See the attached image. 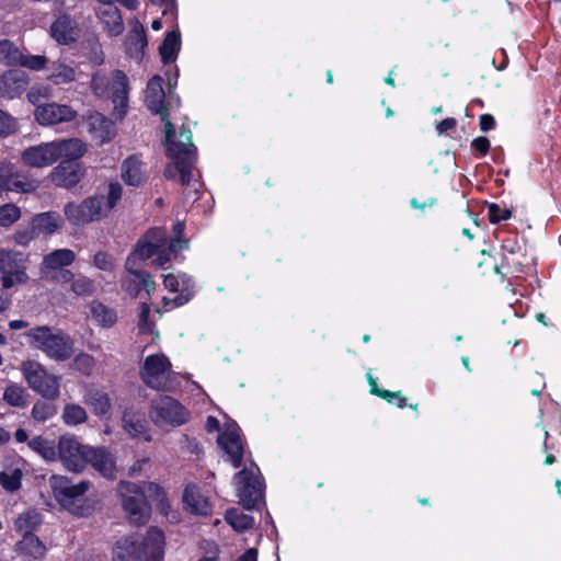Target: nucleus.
Listing matches in <instances>:
<instances>
[{"instance_id": "obj_3", "label": "nucleus", "mask_w": 561, "mask_h": 561, "mask_svg": "<svg viewBox=\"0 0 561 561\" xmlns=\"http://www.w3.org/2000/svg\"><path fill=\"white\" fill-rule=\"evenodd\" d=\"M87 151L85 144L79 138H60L22 150L21 162L32 169H44L59 160L76 161Z\"/></svg>"}, {"instance_id": "obj_62", "label": "nucleus", "mask_w": 561, "mask_h": 561, "mask_svg": "<svg viewBox=\"0 0 561 561\" xmlns=\"http://www.w3.org/2000/svg\"><path fill=\"white\" fill-rule=\"evenodd\" d=\"M206 427L209 432L218 430L219 428L218 420L214 416H208L206 420Z\"/></svg>"}, {"instance_id": "obj_60", "label": "nucleus", "mask_w": 561, "mask_h": 561, "mask_svg": "<svg viewBox=\"0 0 561 561\" xmlns=\"http://www.w3.org/2000/svg\"><path fill=\"white\" fill-rule=\"evenodd\" d=\"M102 4H114L115 2H119L124 7L129 10H134L137 8V0H98Z\"/></svg>"}, {"instance_id": "obj_22", "label": "nucleus", "mask_w": 561, "mask_h": 561, "mask_svg": "<svg viewBox=\"0 0 561 561\" xmlns=\"http://www.w3.org/2000/svg\"><path fill=\"white\" fill-rule=\"evenodd\" d=\"M87 465L106 479H114L116 467L113 455L104 447H92L88 449Z\"/></svg>"}, {"instance_id": "obj_55", "label": "nucleus", "mask_w": 561, "mask_h": 561, "mask_svg": "<svg viewBox=\"0 0 561 561\" xmlns=\"http://www.w3.org/2000/svg\"><path fill=\"white\" fill-rule=\"evenodd\" d=\"M104 53L100 46L99 43H93L92 44V47H91V56H90V61L93 62L94 65H102L104 62Z\"/></svg>"}, {"instance_id": "obj_5", "label": "nucleus", "mask_w": 561, "mask_h": 561, "mask_svg": "<svg viewBox=\"0 0 561 561\" xmlns=\"http://www.w3.org/2000/svg\"><path fill=\"white\" fill-rule=\"evenodd\" d=\"M118 492L122 497V505L130 523L142 525L150 517V506L147 497H154L161 501L162 489L153 482L144 483L139 486L133 482L122 481L118 484Z\"/></svg>"}, {"instance_id": "obj_50", "label": "nucleus", "mask_w": 561, "mask_h": 561, "mask_svg": "<svg viewBox=\"0 0 561 561\" xmlns=\"http://www.w3.org/2000/svg\"><path fill=\"white\" fill-rule=\"evenodd\" d=\"M488 215H489V219L492 224H497L502 220H506V219L511 218L512 213L506 207H501L497 204H490L488 206Z\"/></svg>"}, {"instance_id": "obj_16", "label": "nucleus", "mask_w": 561, "mask_h": 561, "mask_svg": "<svg viewBox=\"0 0 561 561\" xmlns=\"http://www.w3.org/2000/svg\"><path fill=\"white\" fill-rule=\"evenodd\" d=\"M163 285L174 295L172 298H163L167 308L180 307L186 304L192 298L195 288L193 279L184 273L163 275Z\"/></svg>"}, {"instance_id": "obj_45", "label": "nucleus", "mask_w": 561, "mask_h": 561, "mask_svg": "<svg viewBox=\"0 0 561 561\" xmlns=\"http://www.w3.org/2000/svg\"><path fill=\"white\" fill-rule=\"evenodd\" d=\"M57 412L56 405L51 402L37 401L32 409V416L39 422H45Z\"/></svg>"}, {"instance_id": "obj_63", "label": "nucleus", "mask_w": 561, "mask_h": 561, "mask_svg": "<svg viewBox=\"0 0 561 561\" xmlns=\"http://www.w3.org/2000/svg\"><path fill=\"white\" fill-rule=\"evenodd\" d=\"M136 41H137V44L142 48L145 45H146V37H145V33H144V30H139V31H136L133 35Z\"/></svg>"}, {"instance_id": "obj_43", "label": "nucleus", "mask_w": 561, "mask_h": 561, "mask_svg": "<svg viewBox=\"0 0 561 561\" xmlns=\"http://www.w3.org/2000/svg\"><path fill=\"white\" fill-rule=\"evenodd\" d=\"M95 365V358L88 353H79L71 364L75 370L84 376H90L93 373Z\"/></svg>"}, {"instance_id": "obj_30", "label": "nucleus", "mask_w": 561, "mask_h": 561, "mask_svg": "<svg viewBox=\"0 0 561 561\" xmlns=\"http://www.w3.org/2000/svg\"><path fill=\"white\" fill-rule=\"evenodd\" d=\"M183 502L186 507L194 514L207 515L210 512V505L198 486L195 484L187 485L183 493Z\"/></svg>"}, {"instance_id": "obj_6", "label": "nucleus", "mask_w": 561, "mask_h": 561, "mask_svg": "<svg viewBox=\"0 0 561 561\" xmlns=\"http://www.w3.org/2000/svg\"><path fill=\"white\" fill-rule=\"evenodd\" d=\"M90 87L96 96L113 102L117 118L122 119L125 116L128 107L129 80L124 71L98 70L92 75Z\"/></svg>"}, {"instance_id": "obj_51", "label": "nucleus", "mask_w": 561, "mask_h": 561, "mask_svg": "<svg viewBox=\"0 0 561 561\" xmlns=\"http://www.w3.org/2000/svg\"><path fill=\"white\" fill-rule=\"evenodd\" d=\"M93 265L101 271L111 272L115 267V261L108 253L98 252L93 256Z\"/></svg>"}, {"instance_id": "obj_20", "label": "nucleus", "mask_w": 561, "mask_h": 561, "mask_svg": "<svg viewBox=\"0 0 561 561\" xmlns=\"http://www.w3.org/2000/svg\"><path fill=\"white\" fill-rule=\"evenodd\" d=\"M77 112L67 104L46 103L37 105L34 111L35 121L42 126L68 123L76 118Z\"/></svg>"}, {"instance_id": "obj_18", "label": "nucleus", "mask_w": 561, "mask_h": 561, "mask_svg": "<svg viewBox=\"0 0 561 561\" xmlns=\"http://www.w3.org/2000/svg\"><path fill=\"white\" fill-rule=\"evenodd\" d=\"M26 461L16 454H9L2 461L0 485L8 492H15L22 485Z\"/></svg>"}, {"instance_id": "obj_48", "label": "nucleus", "mask_w": 561, "mask_h": 561, "mask_svg": "<svg viewBox=\"0 0 561 561\" xmlns=\"http://www.w3.org/2000/svg\"><path fill=\"white\" fill-rule=\"evenodd\" d=\"M18 130L16 119L0 110V137L9 136Z\"/></svg>"}, {"instance_id": "obj_47", "label": "nucleus", "mask_w": 561, "mask_h": 561, "mask_svg": "<svg viewBox=\"0 0 561 561\" xmlns=\"http://www.w3.org/2000/svg\"><path fill=\"white\" fill-rule=\"evenodd\" d=\"M123 188L118 183H111L108 185V194L104 197L105 214L116 206L122 197Z\"/></svg>"}, {"instance_id": "obj_11", "label": "nucleus", "mask_w": 561, "mask_h": 561, "mask_svg": "<svg viewBox=\"0 0 561 561\" xmlns=\"http://www.w3.org/2000/svg\"><path fill=\"white\" fill-rule=\"evenodd\" d=\"M149 417L160 427L180 426L187 421L188 413L178 400L162 396L152 400Z\"/></svg>"}, {"instance_id": "obj_1", "label": "nucleus", "mask_w": 561, "mask_h": 561, "mask_svg": "<svg viewBox=\"0 0 561 561\" xmlns=\"http://www.w3.org/2000/svg\"><path fill=\"white\" fill-rule=\"evenodd\" d=\"M162 83L163 80L159 76L149 80L146 89V104L151 112L159 114L164 122L167 152L172 160L164 170V176L168 180L179 179L184 186V193L190 197L196 196L202 185L193 173L196 149L192 142V134L183 125L179 135L174 136V127L169 119L168 108L164 106Z\"/></svg>"}, {"instance_id": "obj_64", "label": "nucleus", "mask_w": 561, "mask_h": 561, "mask_svg": "<svg viewBox=\"0 0 561 561\" xmlns=\"http://www.w3.org/2000/svg\"><path fill=\"white\" fill-rule=\"evenodd\" d=\"M14 438L18 443H24L27 442L28 435L23 428H19L14 434Z\"/></svg>"}, {"instance_id": "obj_56", "label": "nucleus", "mask_w": 561, "mask_h": 561, "mask_svg": "<svg viewBox=\"0 0 561 561\" xmlns=\"http://www.w3.org/2000/svg\"><path fill=\"white\" fill-rule=\"evenodd\" d=\"M149 313H150L149 306L146 304H142L140 316H139V328L142 331H148V332L151 331V324L148 321Z\"/></svg>"}, {"instance_id": "obj_59", "label": "nucleus", "mask_w": 561, "mask_h": 561, "mask_svg": "<svg viewBox=\"0 0 561 561\" xmlns=\"http://www.w3.org/2000/svg\"><path fill=\"white\" fill-rule=\"evenodd\" d=\"M479 125L481 130L489 131L495 126L494 117L490 114H482L479 118Z\"/></svg>"}, {"instance_id": "obj_35", "label": "nucleus", "mask_w": 561, "mask_h": 561, "mask_svg": "<svg viewBox=\"0 0 561 561\" xmlns=\"http://www.w3.org/2000/svg\"><path fill=\"white\" fill-rule=\"evenodd\" d=\"M89 309L92 321L102 328H111L117 321V314L115 310L108 308L102 302L92 301Z\"/></svg>"}, {"instance_id": "obj_31", "label": "nucleus", "mask_w": 561, "mask_h": 561, "mask_svg": "<svg viewBox=\"0 0 561 561\" xmlns=\"http://www.w3.org/2000/svg\"><path fill=\"white\" fill-rule=\"evenodd\" d=\"M62 219L55 211L42 213L33 217L31 226L36 233L51 234L61 227Z\"/></svg>"}, {"instance_id": "obj_24", "label": "nucleus", "mask_w": 561, "mask_h": 561, "mask_svg": "<svg viewBox=\"0 0 561 561\" xmlns=\"http://www.w3.org/2000/svg\"><path fill=\"white\" fill-rule=\"evenodd\" d=\"M50 35L59 44L66 45L79 38L80 30L71 16L64 14L51 24Z\"/></svg>"}, {"instance_id": "obj_52", "label": "nucleus", "mask_w": 561, "mask_h": 561, "mask_svg": "<svg viewBox=\"0 0 561 561\" xmlns=\"http://www.w3.org/2000/svg\"><path fill=\"white\" fill-rule=\"evenodd\" d=\"M35 234H36V231L33 230V227L31 226V229L16 231L13 236V239L16 244L26 247L35 238Z\"/></svg>"}, {"instance_id": "obj_42", "label": "nucleus", "mask_w": 561, "mask_h": 561, "mask_svg": "<svg viewBox=\"0 0 561 561\" xmlns=\"http://www.w3.org/2000/svg\"><path fill=\"white\" fill-rule=\"evenodd\" d=\"M70 291L76 296H91L95 291V283L85 275H78L70 285Z\"/></svg>"}, {"instance_id": "obj_2", "label": "nucleus", "mask_w": 561, "mask_h": 561, "mask_svg": "<svg viewBox=\"0 0 561 561\" xmlns=\"http://www.w3.org/2000/svg\"><path fill=\"white\" fill-rule=\"evenodd\" d=\"M183 232L184 224L181 221L173 226L172 238H168L163 228H153L138 241L136 249L128 255L126 270L142 284L148 296L154 290L156 284L149 273L138 267V263L154 256L152 265L163 267L181 250L187 248V240L182 238Z\"/></svg>"}, {"instance_id": "obj_23", "label": "nucleus", "mask_w": 561, "mask_h": 561, "mask_svg": "<svg viewBox=\"0 0 561 561\" xmlns=\"http://www.w3.org/2000/svg\"><path fill=\"white\" fill-rule=\"evenodd\" d=\"M124 431L131 438H139L145 442L151 440L148 423L144 414L133 409L126 410L122 419Z\"/></svg>"}, {"instance_id": "obj_26", "label": "nucleus", "mask_w": 561, "mask_h": 561, "mask_svg": "<svg viewBox=\"0 0 561 561\" xmlns=\"http://www.w3.org/2000/svg\"><path fill=\"white\" fill-rule=\"evenodd\" d=\"M76 260V254L70 249H58L43 257L41 270L42 273L48 274L71 265Z\"/></svg>"}, {"instance_id": "obj_41", "label": "nucleus", "mask_w": 561, "mask_h": 561, "mask_svg": "<svg viewBox=\"0 0 561 561\" xmlns=\"http://www.w3.org/2000/svg\"><path fill=\"white\" fill-rule=\"evenodd\" d=\"M62 421L69 426H76L88 420L87 411L79 404L68 403L62 410Z\"/></svg>"}, {"instance_id": "obj_21", "label": "nucleus", "mask_w": 561, "mask_h": 561, "mask_svg": "<svg viewBox=\"0 0 561 561\" xmlns=\"http://www.w3.org/2000/svg\"><path fill=\"white\" fill-rule=\"evenodd\" d=\"M30 83L28 75L20 69H10L0 77V96L14 100L21 96Z\"/></svg>"}, {"instance_id": "obj_7", "label": "nucleus", "mask_w": 561, "mask_h": 561, "mask_svg": "<svg viewBox=\"0 0 561 561\" xmlns=\"http://www.w3.org/2000/svg\"><path fill=\"white\" fill-rule=\"evenodd\" d=\"M25 336L31 347L41 351L56 362L69 359L75 352L72 339L61 329L55 327L32 328L25 333Z\"/></svg>"}, {"instance_id": "obj_17", "label": "nucleus", "mask_w": 561, "mask_h": 561, "mask_svg": "<svg viewBox=\"0 0 561 561\" xmlns=\"http://www.w3.org/2000/svg\"><path fill=\"white\" fill-rule=\"evenodd\" d=\"M217 442L228 456V460L232 466L234 468L240 467L244 449L239 426L236 423H227L222 432L219 434Z\"/></svg>"}, {"instance_id": "obj_4", "label": "nucleus", "mask_w": 561, "mask_h": 561, "mask_svg": "<svg viewBox=\"0 0 561 561\" xmlns=\"http://www.w3.org/2000/svg\"><path fill=\"white\" fill-rule=\"evenodd\" d=\"M164 543L162 530L151 527L146 536L133 535L119 540L114 561H159L163 557Z\"/></svg>"}, {"instance_id": "obj_33", "label": "nucleus", "mask_w": 561, "mask_h": 561, "mask_svg": "<svg viewBox=\"0 0 561 561\" xmlns=\"http://www.w3.org/2000/svg\"><path fill=\"white\" fill-rule=\"evenodd\" d=\"M42 524V515L34 508L21 513L14 520L15 530L24 536H34L33 533Z\"/></svg>"}, {"instance_id": "obj_58", "label": "nucleus", "mask_w": 561, "mask_h": 561, "mask_svg": "<svg viewBox=\"0 0 561 561\" xmlns=\"http://www.w3.org/2000/svg\"><path fill=\"white\" fill-rule=\"evenodd\" d=\"M456 127V119L448 117L443 119L436 125V130L438 135H444L447 131L454 129Z\"/></svg>"}, {"instance_id": "obj_8", "label": "nucleus", "mask_w": 561, "mask_h": 561, "mask_svg": "<svg viewBox=\"0 0 561 561\" xmlns=\"http://www.w3.org/2000/svg\"><path fill=\"white\" fill-rule=\"evenodd\" d=\"M139 374L144 383L154 390L173 391L180 386L179 374L163 353L146 356Z\"/></svg>"}, {"instance_id": "obj_36", "label": "nucleus", "mask_w": 561, "mask_h": 561, "mask_svg": "<svg viewBox=\"0 0 561 561\" xmlns=\"http://www.w3.org/2000/svg\"><path fill=\"white\" fill-rule=\"evenodd\" d=\"M28 447L38 454L46 461L58 460V447L56 448L53 440L44 438L43 436H35L28 440Z\"/></svg>"}, {"instance_id": "obj_29", "label": "nucleus", "mask_w": 561, "mask_h": 561, "mask_svg": "<svg viewBox=\"0 0 561 561\" xmlns=\"http://www.w3.org/2000/svg\"><path fill=\"white\" fill-rule=\"evenodd\" d=\"M49 71L48 80L56 85L73 82L78 73L75 62L60 59L51 62Z\"/></svg>"}, {"instance_id": "obj_39", "label": "nucleus", "mask_w": 561, "mask_h": 561, "mask_svg": "<svg viewBox=\"0 0 561 561\" xmlns=\"http://www.w3.org/2000/svg\"><path fill=\"white\" fill-rule=\"evenodd\" d=\"M226 522L237 531H244L253 526V518L238 508H230L225 515Z\"/></svg>"}, {"instance_id": "obj_61", "label": "nucleus", "mask_w": 561, "mask_h": 561, "mask_svg": "<svg viewBox=\"0 0 561 561\" xmlns=\"http://www.w3.org/2000/svg\"><path fill=\"white\" fill-rule=\"evenodd\" d=\"M238 561H257V551L254 548L248 549Z\"/></svg>"}, {"instance_id": "obj_13", "label": "nucleus", "mask_w": 561, "mask_h": 561, "mask_svg": "<svg viewBox=\"0 0 561 561\" xmlns=\"http://www.w3.org/2000/svg\"><path fill=\"white\" fill-rule=\"evenodd\" d=\"M64 214L68 221L75 226H83L93 221H99L105 214L104 196L95 195L83 199L81 203H67Z\"/></svg>"}, {"instance_id": "obj_46", "label": "nucleus", "mask_w": 561, "mask_h": 561, "mask_svg": "<svg viewBox=\"0 0 561 561\" xmlns=\"http://www.w3.org/2000/svg\"><path fill=\"white\" fill-rule=\"evenodd\" d=\"M47 65V59L43 55H25L22 53L21 61L19 66L27 68L30 70L39 71L43 70Z\"/></svg>"}, {"instance_id": "obj_44", "label": "nucleus", "mask_w": 561, "mask_h": 561, "mask_svg": "<svg viewBox=\"0 0 561 561\" xmlns=\"http://www.w3.org/2000/svg\"><path fill=\"white\" fill-rule=\"evenodd\" d=\"M21 217V209L15 204L8 203L0 206V227L7 228Z\"/></svg>"}, {"instance_id": "obj_54", "label": "nucleus", "mask_w": 561, "mask_h": 561, "mask_svg": "<svg viewBox=\"0 0 561 561\" xmlns=\"http://www.w3.org/2000/svg\"><path fill=\"white\" fill-rule=\"evenodd\" d=\"M379 397L383 398L389 403H396L400 409L404 408L407 404V399L399 391L391 392L389 390H383L379 392Z\"/></svg>"}, {"instance_id": "obj_10", "label": "nucleus", "mask_w": 561, "mask_h": 561, "mask_svg": "<svg viewBox=\"0 0 561 561\" xmlns=\"http://www.w3.org/2000/svg\"><path fill=\"white\" fill-rule=\"evenodd\" d=\"M234 485L244 508L252 510L263 500L264 485L260 478V469L253 461L236 473Z\"/></svg>"}, {"instance_id": "obj_27", "label": "nucleus", "mask_w": 561, "mask_h": 561, "mask_svg": "<svg viewBox=\"0 0 561 561\" xmlns=\"http://www.w3.org/2000/svg\"><path fill=\"white\" fill-rule=\"evenodd\" d=\"M98 16L104 30L111 36H117L124 31V22L119 10L113 4H103L98 9Z\"/></svg>"}, {"instance_id": "obj_49", "label": "nucleus", "mask_w": 561, "mask_h": 561, "mask_svg": "<svg viewBox=\"0 0 561 561\" xmlns=\"http://www.w3.org/2000/svg\"><path fill=\"white\" fill-rule=\"evenodd\" d=\"M51 94L49 87L44 84H34L27 91L26 98L32 104H37L41 100L48 99Z\"/></svg>"}, {"instance_id": "obj_15", "label": "nucleus", "mask_w": 561, "mask_h": 561, "mask_svg": "<svg viewBox=\"0 0 561 561\" xmlns=\"http://www.w3.org/2000/svg\"><path fill=\"white\" fill-rule=\"evenodd\" d=\"M39 182L10 162H0V191L20 194L33 193Z\"/></svg>"}, {"instance_id": "obj_19", "label": "nucleus", "mask_w": 561, "mask_h": 561, "mask_svg": "<svg viewBox=\"0 0 561 561\" xmlns=\"http://www.w3.org/2000/svg\"><path fill=\"white\" fill-rule=\"evenodd\" d=\"M49 486L54 497L62 505L69 506L73 501L82 496L89 489V481H81L78 484H71L69 479L62 476H51Z\"/></svg>"}, {"instance_id": "obj_38", "label": "nucleus", "mask_w": 561, "mask_h": 561, "mask_svg": "<svg viewBox=\"0 0 561 561\" xmlns=\"http://www.w3.org/2000/svg\"><path fill=\"white\" fill-rule=\"evenodd\" d=\"M180 45L181 41L179 32L171 31L165 35V38L159 48L163 62L167 64L175 60Z\"/></svg>"}, {"instance_id": "obj_40", "label": "nucleus", "mask_w": 561, "mask_h": 561, "mask_svg": "<svg viewBox=\"0 0 561 561\" xmlns=\"http://www.w3.org/2000/svg\"><path fill=\"white\" fill-rule=\"evenodd\" d=\"M22 51L8 39L0 41V64L5 66H19Z\"/></svg>"}, {"instance_id": "obj_28", "label": "nucleus", "mask_w": 561, "mask_h": 561, "mask_svg": "<svg viewBox=\"0 0 561 561\" xmlns=\"http://www.w3.org/2000/svg\"><path fill=\"white\" fill-rule=\"evenodd\" d=\"M121 172L123 181L129 186L141 185L147 176L144 163L136 156H130L124 160Z\"/></svg>"}, {"instance_id": "obj_34", "label": "nucleus", "mask_w": 561, "mask_h": 561, "mask_svg": "<svg viewBox=\"0 0 561 561\" xmlns=\"http://www.w3.org/2000/svg\"><path fill=\"white\" fill-rule=\"evenodd\" d=\"M15 551L21 556L38 560L44 558L46 547L36 536H24L16 542Z\"/></svg>"}, {"instance_id": "obj_37", "label": "nucleus", "mask_w": 561, "mask_h": 561, "mask_svg": "<svg viewBox=\"0 0 561 561\" xmlns=\"http://www.w3.org/2000/svg\"><path fill=\"white\" fill-rule=\"evenodd\" d=\"M28 393L26 389L15 382L7 385L3 391V401L10 407L24 408L27 404Z\"/></svg>"}, {"instance_id": "obj_32", "label": "nucleus", "mask_w": 561, "mask_h": 561, "mask_svg": "<svg viewBox=\"0 0 561 561\" xmlns=\"http://www.w3.org/2000/svg\"><path fill=\"white\" fill-rule=\"evenodd\" d=\"M83 401L88 404L96 415H104L111 411L112 402L108 394L95 388H89L83 397Z\"/></svg>"}, {"instance_id": "obj_14", "label": "nucleus", "mask_w": 561, "mask_h": 561, "mask_svg": "<svg viewBox=\"0 0 561 561\" xmlns=\"http://www.w3.org/2000/svg\"><path fill=\"white\" fill-rule=\"evenodd\" d=\"M89 445H83L71 434H66L58 439V459L69 471L80 472L87 467Z\"/></svg>"}, {"instance_id": "obj_53", "label": "nucleus", "mask_w": 561, "mask_h": 561, "mask_svg": "<svg viewBox=\"0 0 561 561\" xmlns=\"http://www.w3.org/2000/svg\"><path fill=\"white\" fill-rule=\"evenodd\" d=\"M53 280L58 284H70L75 280L76 276L70 270L60 268L50 274H48Z\"/></svg>"}, {"instance_id": "obj_12", "label": "nucleus", "mask_w": 561, "mask_h": 561, "mask_svg": "<svg viewBox=\"0 0 561 561\" xmlns=\"http://www.w3.org/2000/svg\"><path fill=\"white\" fill-rule=\"evenodd\" d=\"M0 274L3 289L25 285L28 275L24 255L18 251L0 249Z\"/></svg>"}, {"instance_id": "obj_9", "label": "nucleus", "mask_w": 561, "mask_h": 561, "mask_svg": "<svg viewBox=\"0 0 561 561\" xmlns=\"http://www.w3.org/2000/svg\"><path fill=\"white\" fill-rule=\"evenodd\" d=\"M21 373L28 387L42 397L55 400L60 393V377L50 374L44 365L34 359L21 364Z\"/></svg>"}, {"instance_id": "obj_57", "label": "nucleus", "mask_w": 561, "mask_h": 561, "mask_svg": "<svg viewBox=\"0 0 561 561\" xmlns=\"http://www.w3.org/2000/svg\"><path fill=\"white\" fill-rule=\"evenodd\" d=\"M472 148L477 151H479L481 154H486L490 149V141L486 137H478L472 140L471 144Z\"/></svg>"}, {"instance_id": "obj_25", "label": "nucleus", "mask_w": 561, "mask_h": 561, "mask_svg": "<svg viewBox=\"0 0 561 561\" xmlns=\"http://www.w3.org/2000/svg\"><path fill=\"white\" fill-rule=\"evenodd\" d=\"M61 162L54 168L50 173L51 181L62 187H72L81 179V170L79 164L72 161L60 160Z\"/></svg>"}]
</instances>
